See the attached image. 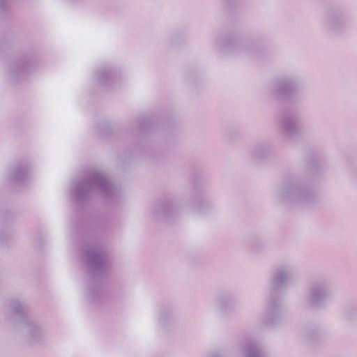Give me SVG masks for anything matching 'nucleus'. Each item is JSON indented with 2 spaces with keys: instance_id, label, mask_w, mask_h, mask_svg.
<instances>
[{
  "instance_id": "6",
  "label": "nucleus",
  "mask_w": 357,
  "mask_h": 357,
  "mask_svg": "<svg viewBox=\"0 0 357 357\" xmlns=\"http://www.w3.org/2000/svg\"><path fill=\"white\" fill-rule=\"evenodd\" d=\"M293 277L291 269L282 267L278 268L272 275V282L274 286L279 287L285 284Z\"/></svg>"
},
{
  "instance_id": "1",
  "label": "nucleus",
  "mask_w": 357,
  "mask_h": 357,
  "mask_svg": "<svg viewBox=\"0 0 357 357\" xmlns=\"http://www.w3.org/2000/svg\"><path fill=\"white\" fill-rule=\"evenodd\" d=\"M114 188L106 177L100 173H93L89 178L82 183L75 185L72 192L79 199L89 194H97L102 196H112Z\"/></svg>"
},
{
  "instance_id": "12",
  "label": "nucleus",
  "mask_w": 357,
  "mask_h": 357,
  "mask_svg": "<svg viewBox=\"0 0 357 357\" xmlns=\"http://www.w3.org/2000/svg\"><path fill=\"white\" fill-rule=\"evenodd\" d=\"M24 174V172L22 171V170H19L17 173H16V176H15V178L16 179H20L21 178V174Z\"/></svg>"
},
{
  "instance_id": "7",
  "label": "nucleus",
  "mask_w": 357,
  "mask_h": 357,
  "mask_svg": "<svg viewBox=\"0 0 357 357\" xmlns=\"http://www.w3.org/2000/svg\"><path fill=\"white\" fill-rule=\"evenodd\" d=\"M294 88V82L289 79L278 81L274 85V90L278 95H284Z\"/></svg>"
},
{
  "instance_id": "5",
  "label": "nucleus",
  "mask_w": 357,
  "mask_h": 357,
  "mask_svg": "<svg viewBox=\"0 0 357 357\" xmlns=\"http://www.w3.org/2000/svg\"><path fill=\"white\" fill-rule=\"evenodd\" d=\"M86 263L93 271H99L107 264L106 258L102 253L90 250L87 253Z\"/></svg>"
},
{
  "instance_id": "11",
  "label": "nucleus",
  "mask_w": 357,
  "mask_h": 357,
  "mask_svg": "<svg viewBox=\"0 0 357 357\" xmlns=\"http://www.w3.org/2000/svg\"><path fill=\"white\" fill-rule=\"evenodd\" d=\"M105 73H101V72L98 73L97 76H98V79L99 82H103V79H104L103 77L105 76Z\"/></svg>"
},
{
  "instance_id": "8",
  "label": "nucleus",
  "mask_w": 357,
  "mask_h": 357,
  "mask_svg": "<svg viewBox=\"0 0 357 357\" xmlns=\"http://www.w3.org/2000/svg\"><path fill=\"white\" fill-rule=\"evenodd\" d=\"M283 127L287 132L293 133L301 127L300 121L297 117H286L283 121Z\"/></svg>"
},
{
  "instance_id": "14",
  "label": "nucleus",
  "mask_w": 357,
  "mask_h": 357,
  "mask_svg": "<svg viewBox=\"0 0 357 357\" xmlns=\"http://www.w3.org/2000/svg\"><path fill=\"white\" fill-rule=\"evenodd\" d=\"M211 357H222V355L218 352H215L212 354Z\"/></svg>"
},
{
  "instance_id": "4",
  "label": "nucleus",
  "mask_w": 357,
  "mask_h": 357,
  "mask_svg": "<svg viewBox=\"0 0 357 357\" xmlns=\"http://www.w3.org/2000/svg\"><path fill=\"white\" fill-rule=\"evenodd\" d=\"M314 196V193L312 190L299 189L294 185L289 186L282 193V198L286 201H310Z\"/></svg>"
},
{
  "instance_id": "3",
  "label": "nucleus",
  "mask_w": 357,
  "mask_h": 357,
  "mask_svg": "<svg viewBox=\"0 0 357 357\" xmlns=\"http://www.w3.org/2000/svg\"><path fill=\"white\" fill-rule=\"evenodd\" d=\"M331 293L330 285L327 282H319L310 289L306 298V305L310 307H320L323 305Z\"/></svg>"
},
{
  "instance_id": "9",
  "label": "nucleus",
  "mask_w": 357,
  "mask_h": 357,
  "mask_svg": "<svg viewBox=\"0 0 357 357\" xmlns=\"http://www.w3.org/2000/svg\"><path fill=\"white\" fill-rule=\"evenodd\" d=\"M243 357H264V354L256 347L248 349Z\"/></svg>"
},
{
  "instance_id": "13",
  "label": "nucleus",
  "mask_w": 357,
  "mask_h": 357,
  "mask_svg": "<svg viewBox=\"0 0 357 357\" xmlns=\"http://www.w3.org/2000/svg\"><path fill=\"white\" fill-rule=\"evenodd\" d=\"M160 209H161V210H162V211H164V213H166V209H167V208H166V206H160V207L158 208V211H156L155 213L159 212V211H160Z\"/></svg>"
},
{
  "instance_id": "10",
  "label": "nucleus",
  "mask_w": 357,
  "mask_h": 357,
  "mask_svg": "<svg viewBox=\"0 0 357 357\" xmlns=\"http://www.w3.org/2000/svg\"><path fill=\"white\" fill-rule=\"evenodd\" d=\"M320 330L315 328L311 329L307 331V336L310 340H315L321 337Z\"/></svg>"
},
{
  "instance_id": "2",
  "label": "nucleus",
  "mask_w": 357,
  "mask_h": 357,
  "mask_svg": "<svg viewBox=\"0 0 357 357\" xmlns=\"http://www.w3.org/2000/svg\"><path fill=\"white\" fill-rule=\"evenodd\" d=\"M23 305L17 301L10 303L8 317H15L17 324L32 340H37L41 335V328L33 321L22 315Z\"/></svg>"
}]
</instances>
